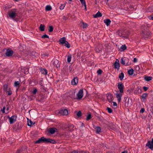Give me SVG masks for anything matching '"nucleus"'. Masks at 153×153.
<instances>
[{
  "mask_svg": "<svg viewBox=\"0 0 153 153\" xmlns=\"http://www.w3.org/2000/svg\"><path fill=\"white\" fill-rule=\"evenodd\" d=\"M122 153H128V152L127 151H124L122 152Z\"/></svg>",
  "mask_w": 153,
  "mask_h": 153,
  "instance_id": "e2e57ef3",
  "label": "nucleus"
},
{
  "mask_svg": "<svg viewBox=\"0 0 153 153\" xmlns=\"http://www.w3.org/2000/svg\"><path fill=\"white\" fill-rule=\"evenodd\" d=\"M149 19L153 20V15H151L148 16Z\"/></svg>",
  "mask_w": 153,
  "mask_h": 153,
  "instance_id": "37998d69",
  "label": "nucleus"
},
{
  "mask_svg": "<svg viewBox=\"0 0 153 153\" xmlns=\"http://www.w3.org/2000/svg\"><path fill=\"white\" fill-rule=\"evenodd\" d=\"M114 67L116 69H119L120 68V64L119 61L118 59H117L114 64Z\"/></svg>",
  "mask_w": 153,
  "mask_h": 153,
  "instance_id": "f3484780",
  "label": "nucleus"
},
{
  "mask_svg": "<svg viewBox=\"0 0 153 153\" xmlns=\"http://www.w3.org/2000/svg\"><path fill=\"white\" fill-rule=\"evenodd\" d=\"M82 4L85 7V10H86V3H85Z\"/></svg>",
  "mask_w": 153,
  "mask_h": 153,
  "instance_id": "864d4df0",
  "label": "nucleus"
},
{
  "mask_svg": "<svg viewBox=\"0 0 153 153\" xmlns=\"http://www.w3.org/2000/svg\"><path fill=\"white\" fill-rule=\"evenodd\" d=\"M99 47H97L95 48V51L97 52H99L102 50V47L100 45H99Z\"/></svg>",
  "mask_w": 153,
  "mask_h": 153,
  "instance_id": "a878e982",
  "label": "nucleus"
},
{
  "mask_svg": "<svg viewBox=\"0 0 153 153\" xmlns=\"http://www.w3.org/2000/svg\"><path fill=\"white\" fill-rule=\"evenodd\" d=\"M124 77V74L123 73H121L119 74V78L120 80H122L123 79Z\"/></svg>",
  "mask_w": 153,
  "mask_h": 153,
  "instance_id": "4be33fe9",
  "label": "nucleus"
},
{
  "mask_svg": "<svg viewBox=\"0 0 153 153\" xmlns=\"http://www.w3.org/2000/svg\"><path fill=\"white\" fill-rule=\"evenodd\" d=\"M52 9L51 7L49 5H47L45 8V10L46 11H48L51 10Z\"/></svg>",
  "mask_w": 153,
  "mask_h": 153,
  "instance_id": "5701e85b",
  "label": "nucleus"
},
{
  "mask_svg": "<svg viewBox=\"0 0 153 153\" xmlns=\"http://www.w3.org/2000/svg\"><path fill=\"white\" fill-rule=\"evenodd\" d=\"M95 129L97 133H99L101 131V128L99 127H97L95 128Z\"/></svg>",
  "mask_w": 153,
  "mask_h": 153,
  "instance_id": "2f4dec72",
  "label": "nucleus"
},
{
  "mask_svg": "<svg viewBox=\"0 0 153 153\" xmlns=\"http://www.w3.org/2000/svg\"><path fill=\"white\" fill-rule=\"evenodd\" d=\"M17 117L16 116H13L11 117H9V120L10 124H11L15 122L16 120Z\"/></svg>",
  "mask_w": 153,
  "mask_h": 153,
  "instance_id": "1a4fd4ad",
  "label": "nucleus"
},
{
  "mask_svg": "<svg viewBox=\"0 0 153 153\" xmlns=\"http://www.w3.org/2000/svg\"><path fill=\"white\" fill-rule=\"evenodd\" d=\"M82 113L81 111H79L77 113V115L78 117H80L81 116Z\"/></svg>",
  "mask_w": 153,
  "mask_h": 153,
  "instance_id": "a19ab883",
  "label": "nucleus"
},
{
  "mask_svg": "<svg viewBox=\"0 0 153 153\" xmlns=\"http://www.w3.org/2000/svg\"><path fill=\"white\" fill-rule=\"evenodd\" d=\"M80 24L82 25V27L83 28H86L88 26V25L87 24L84 22L82 21H81L80 22Z\"/></svg>",
  "mask_w": 153,
  "mask_h": 153,
  "instance_id": "6ab92c4d",
  "label": "nucleus"
},
{
  "mask_svg": "<svg viewBox=\"0 0 153 153\" xmlns=\"http://www.w3.org/2000/svg\"><path fill=\"white\" fill-rule=\"evenodd\" d=\"M126 102L125 104L126 107H130L131 106L132 104V100L128 98H126Z\"/></svg>",
  "mask_w": 153,
  "mask_h": 153,
  "instance_id": "20e7f679",
  "label": "nucleus"
},
{
  "mask_svg": "<svg viewBox=\"0 0 153 153\" xmlns=\"http://www.w3.org/2000/svg\"><path fill=\"white\" fill-rule=\"evenodd\" d=\"M102 16V14L100 13V11H98L95 15L94 16V17L95 18H96L98 17H101Z\"/></svg>",
  "mask_w": 153,
  "mask_h": 153,
  "instance_id": "a211bd4d",
  "label": "nucleus"
},
{
  "mask_svg": "<svg viewBox=\"0 0 153 153\" xmlns=\"http://www.w3.org/2000/svg\"><path fill=\"white\" fill-rule=\"evenodd\" d=\"M102 71L100 69L98 70L97 71V73L99 74H101L102 73Z\"/></svg>",
  "mask_w": 153,
  "mask_h": 153,
  "instance_id": "49530a36",
  "label": "nucleus"
},
{
  "mask_svg": "<svg viewBox=\"0 0 153 153\" xmlns=\"http://www.w3.org/2000/svg\"><path fill=\"white\" fill-rule=\"evenodd\" d=\"M109 1L111 2V0H107V2H106V3L108 5H109V3H108Z\"/></svg>",
  "mask_w": 153,
  "mask_h": 153,
  "instance_id": "052dcab7",
  "label": "nucleus"
},
{
  "mask_svg": "<svg viewBox=\"0 0 153 153\" xmlns=\"http://www.w3.org/2000/svg\"><path fill=\"white\" fill-rule=\"evenodd\" d=\"M145 110L144 108H142L141 109L140 112L141 113H143L144 112Z\"/></svg>",
  "mask_w": 153,
  "mask_h": 153,
  "instance_id": "de8ad7c7",
  "label": "nucleus"
},
{
  "mask_svg": "<svg viewBox=\"0 0 153 153\" xmlns=\"http://www.w3.org/2000/svg\"><path fill=\"white\" fill-rule=\"evenodd\" d=\"M152 78V77L151 76H146L145 77L144 79L147 81H149L151 80Z\"/></svg>",
  "mask_w": 153,
  "mask_h": 153,
  "instance_id": "bb28decb",
  "label": "nucleus"
},
{
  "mask_svg": "<svg viewBox=\"0 0 153 153\" xmlns=\"http://www.w3.org/2000/svg\"><path fill=\"white\" fill-rule=\"evenodd\" d=\"M37 91V90L36 88H34L33 89V90L32 92L34 94H35Z\"/></svg>",
  "mask_w": 153,
  "mask_h": 153,
  "instance_id": "f704fd0d",
  "label": "nucleus"
},
{
  "mask_svg": "<svg viewBox=\"0 0 153 153\" xmlns=\"http://www.w3.org/2000/svg\"><path fill=\"white\" fill-rule=\"evenodd\" d=\"M107 109L108 110V112L110 113H111L112 112V110L110 108L108 107L107 108Z\"/></svg>",
  "mask_w": 153,
  "mask_h": 153,
  "instance_id": "ea45409f",
  "label": "nucleus"
},
{
  "mask_svg": "<svg viewBox=\"0 0 153 153\" xmlns=\"http://www.w3.org/2000/svg\"><path fill=\"white\" fill-rule=\"evenodd\" d=\"M53 28L52 26H50L49 27L48 31L49 32H51L53 31Z\"/></svg>",
  "mask_w": 153,
  "mask_h": 153,
  "instance_id": "58836bf2",
  "label": "nucleus"
},
{
  "mask_svg": "<svg viewBox=\"0 0 153 153\" xmlns=\"http://www.w3.org/2000/svg\"><path fill=\"white\" fill-rule=\"evenodd\" d=\"M143 89L144 91H146L148 90V88L144 86L143 87Z\"/></svg>",
  "mask_w": 153,
  "mask_h": 153,
  "instance_id": "3c124183",
  "label": "nucleus"
},
{
  "mask_svg": "<svg viewBox=\"0 0 153 153\" xmlns=\"http://www.w3.org/2000/svg\"><path fill=\"white\" fill-rule=\"evenodd\" d=\"M83 89H80L78 91L76 95L77 97V99H80L83 97Z\"/></svg>",
  "mask_w": 153,
  "mask_h": 153,
  "instance_id": "423d86ee",
  "label": "nucleus"
},
{
  "mask_svg": "<svg viewBox=\"0 0 153 153\" xmlns=\"http://www.w3.org/2000/svg\"><path fill=\"white\" fill-rule=\"evenodd\" d=\"M113 104V105L114 106H117V104L116 102H112Z\"/></svg>",
  "mask_w": 153,
  "mask_h": 153,
  "instance_id": "8fccbe9b",
  "label": "nucleus"
},
{
  "mask_svg": "<svg viewBox=\"0 0 153 153\" xmlns=\"http://www.w3.org/2000/svg\"><path fill=\"white\" fill-rule=\"evenodd\" d=\"M104 23L107 26L109 25L111 23V21L109 19H105L104 20Z\"/></svg>",
  "mask_w": 153,
  "mask_h": 153,
  "instance_id": "412c9836",
  "label": "nucleus"
},
{
  "mask_svg": "<svg viewBox=\"0 0 153 153\" xmlns=\"http://www.w3.org/2000/svg\"><path fill=\"white\" fill-rule=\"evenodd\" d=\"M147 96V95L146 94H144L142 95L141 97L143 99H145L146 97Z\"/></svg>",
  "mask_w": 153,
  "mask_h": 153,
  "instance_id": "4c0bfd02",
  "label": "nucleus"
},
{
  "mask_svg": "<svg viewBox=\"0 0 153 153\" xmlns=\"http://www.w3.org/2000/svg\"><path fill=\"white\" fill-rule=\"evenodd\" d=\"M42 56L43 57H45V56L47 57L48 56V55L47 54L45 53V54H42Z\"/></svg>",
  "mask_w": 153,
  "mask_h": 153,
  "instance_id": "603ef678",
  "label": "nucleus"
},
{
  "mask_svg": "<svg viewBox=\"0 0 153 153\" xmlns=\"http://www.w3.org/2000/svg\"><path fill=\"white\" fill-rule=\"evenodd\" d=\"M79 153H89L88 152L82 151L79 152Z\"/></svg>",
  "mask_w": 153,
  "mask_h": 153,
  "instance_id": "6e6d98bb",
  "label": "nucleus"
},
{
  "mask_svg": "<svg viewBox=\"0 0 153 153\" xmlns=\"http://www.w3.org/2000/svg\"><path fill=\"white\" fill-rule=\"evenodd\" d=\"M121 49L123 50H125L126 49V47L125 45H122L121 46Z\"/></svg>",
  "mask_w": 153,
  "mask_h": 153,
  "instance_id": "c9c22d12",
  "label": "nucleus"
},
{
  "mask_svg": "<svg viewBox=\"0 0 153 153\" xmlns=\"http://www.w3.org/2000/svg\"><path fill=\"white\" fill-rule=\"evenodd\" d=\"M81 2L82 4H83L85 3V0H79Z\"/></svg>",
  "mask_w": 153,
  "mask_h": 153,
  "instance_id": "09e8293b",
  "label": "nucleus"
},
{
  "mask_svg": "<svg viewBox=\"0 0 153 153\" xmlns=\"http://www.w3.org/2000/svg\"><path fill=\"white\" fill-rule=\"evenodd\" d=\"M6 91L7 93L9 95H10L12 94V91L10 88H9Z\"/></svg>",
  "mask_w": 153,
  "mask_h": 153,
  "instance_id": "72a5a7b5",
  "label": "nucleus"
},
{
  "mask_svg": "<svg viewBox=\"0 0 153 153\" xmlns=\"http://www.w3.org/2000/svg\"><path fill=\"white\" fill-rule=\"evenodd\" d=\"M21 152V150L20 149H19L16 151V153H20Z\"/></svg>",
  "mask_w": 153,
  "mask_h": 153,
  "instance_id": "5fc2aeb1",
  "label": "nucleus"
},
{
  "mask_svg": "<svg viewBox=\"0 0 153 153\" xmlns=\"http://www.w3.org/2000/svg\"><path fill=\"white\" fill-rule=\"evenodd\" d=\"M59 113L63 115H66L68 114V112L67 109H62L59 111Z\"/></svg>",
  "mask_w": 153,
  "mask_h": 153,
  "instance_id": "ddd939ff",
  "label": "nucleus"
},
{
  "mask_svg": "<svg viewBox=\"0 0 153 153\" xmlns=\"http://www.w3.org/2000/svg\"><path fill=\"white\" fill-rule=\"evenodd\" d=\"M42 142L50 143L53 144H54L56 143V141L53 139H51L49 138H46L44 137H42L41 138L39 139L38 140L35 142V143H39Z\"/></svg>",
  "mask_w": 153,
  "mask_h": 153,
  "instance_id": "f257e3e1",
  "label": "nucleus"
},
{
  "mask_svg": "<svg viewBox=\"0 0 153 153\" xmlns=\"http://www.w3.org/2000/svg\"><path fill=\"white\" fill-rule=\"evenodd\" d=\"M128 62V61H126V62Z\"/></svg>",
  "mask_w": 153,
  "mask_h": 153,
  "instance_id": "69168bd1",
  "label": "nucleus"
},
{
  "mask_svg": "<svg viewBox=\"0 0 153 153\" xmlns=\"http://www.w3.org/2000/svg\"><path fill=\"white\" fill-rule=\"evenodd\" d=\"M128 74L129 75H131L133 74L134 73V70L133 69H131L128 71Z\"/></svg>",
  "mask_w": 153,
  "mask_h": 153,
  "instance_id": "c85d7f7f",
  "label": "nucleus"
},
{
  "mask_svg": "<svg viewBox=\"0 0 153 153\" xmlns=\"http://www.w3.org/2000/svg\"><path fill=\"white\" fill-rule=\"evenodd\" d=\"M122 93H117L115 94V95L117 98L118 102H120L121 100V97L122 95Z\"/></svg>",
  "mask_w": 153,
  "mask_h": 153,
  "instance_id": "f8f14e48",
  "label": "nucleus"
},
{
  "mask_svg": "<svg viewBox=\"0 0 153 153\" xmlns=\"http://www.w3.org/2000/svg\"><path fill=\"white\" fill-rule=\"evenodd\" d=\"M78 82V79L77 77H75L72 79L71 82V84L73 85H76Z\"/></svg>",
  "mask_w": 153,
  "mask_h": 153,
  "instance_id": "9d476101",
  "label": "nucleus"
},
{
  "mask_svg": "<svg viewBox=\"0 0 153 153\" xmlns=\"http://www.w3.org/2000/svg\"><path fill=\"white\" fill-rule=\"evenodd\" d=\"M17 13V10L16 9H11L8 13V15L10 17L14 19Z\"/></svg>",
  "mask_w": 153,
  "mask_h": 153,
  "instance_id": "7ed1b4c3",
  "label": "nucleus"
},
{
  "mask_svg": "<svg viewBox=\"0 0 153 153\" xmlns=\"http://www.w3.org/2000/svg\"><path fill=\"white\" fill-rule=\"evenodd\" d=\"M133 61H134V62H136L137 61V59L136 58H134V59Z\"/></svg>",
  "mask_w": 153,
  "mask_h": 153,
  "instance_id": "13d9d810",
  "label": "nucleus"
},
{
  "mask_svg": "<svg viewBox=\"0 0 153 153\" xmlns=\"http://www.w3.org/2000/svg\"><path fill=\"white\" fill-rule=\"evenodd\" d=\"M27 125L29 126H31L32 125L34 124V123L32 122L30 120H29L27 119Z\"/></svg>",
  "mask_w": 153,
  "mask_h": 153,
  "instance_id": "393cba45",
  "label": "nucleus"
},
{
  "mask_svg": "<svg viewBox=\"0 0 153 153\" xmlns=\"http://www.w3.org/2000/svg\"><path fill=\"white\" fill-rule=\"evenodd\" d=\"M63 19L64 20H66L67 19V18L65 16H63Z\"/></svg>",
  "mask_w": 153,
  "mask_h": 153,
  "instance_id": "680f3d73",
  "label": "nucleus"
},
{
  "mask_svg": "<svg viewBox=\"0 0 153 153\" xmlns=\"http://www.w3.org/2000/svg\"><path fill=\"white\" fill-rule=\"evenodd\" d=\"M42 38H49V36L47 35L46 34H45V35H43L42 36Z\"/></svg>",
  "mask_w": 153,
  "mask_h": 153,
  "instance_id": "c03bdc74",
  "label": "nucleus"
},
{
  "mask_svg": "<svg viewBox=\"0 0 153 153\" xmlns=\"http://www.w3.org/2000/svg\"><path fill=\"white\" fill-rule=\"evenodd\" d=\"M57 131V129L55 128H50L48 130V132L51 134H53Z\"/></svg>",
  "mask_w": 153,
  "mask_h": 153,
  "instance_id": "dca6fc26",
  "label": "nucleus"
},
{
  "mask_svg": "<svg viewBox=\"0 0 153 153\" xmlns=\"http://www.w3.org/2000/svg\"><path fill=\"white\" fill-rule=\"evenodd\" d=\"M53 64L54 66L57 68H59L60 67V64L59 63V61L57 59L54 60Z\"/></svg>",
  "mask_w": 153,
  "mask_h": 153,
  "instance_id": "9b49d317",
  "label": "nucleus"
},
{
  "mask_svg": "<svg viewBox=\"0 0 153 153\" xmlns=\"http://www.w3.org/2000/svg\"><path fill=\"white\" fill-rule=\"evenodd\" d=\"M13 51L8 49L7 51L6 54L7 56H10L13 55Z\"/></svg>",
  "mask_w": 153,
  "mask_h": 153,
  "instance_id": "2eb2a0df",
  "label": "nucleus"
},
{
  "mask_svg": "<svg viewBox=\"0 0 153 153\" xmlns=\"http://www.w3.org/2000/svg\"><path fill=\"white\" fill-rule=\"evenodd\" d=\"M71 153H79V152L78 153L76 151L74 150V151H72Z\"/></svg>",
  "mask_w": 153,
  "mask_h": 153,
  "instance_id": "bf43d9fd",
  "label": "nucleus"
},
{
  "mask_svg": "<svg viewBox=\"0 0 153 153\" xmlns=\"http://www.w3.org/2000/svg\"><path fill=\"white\" fill-rule=\"evenodd\" d=\"M151 112L152 113V114H153V109H152V111H151Z\"/></svg>",
  "mask_w": 153,
  "mask_h": 153,
  "instance_id": "0e129e2a",
  "label": "nucleus"
},
{
  "mask_svg": "<svg viewBox=\"0 0 153 153\" xmlns=\"http://www.w3.org/2000/svg\"><path fill=\"white\" fill-rule=\"evenodd\" d=\"M107 100L109 102H111L113 100V96L111 94H107Z\"/></svg>",
  "mask_w": 153,
  "mask_h": 153,
  "instance_id": "4468645a",
  "label": "nucleus"
},
{
  "mask_svg": "<svg viewBox=\"0 0 153 153\" xmlns=\"http://www.w3.org/2000/svg\"><path fill=\"white\" fill-rule=\"evenodd\" d=\"M41 72L42 74L46 75L47 74V72L46 70L45 69H43L41 70Z\"/></svg>",
  "mask_w": 153,
  "mask_h": 153,
  "instance_id": "cd10ccee",
  "label": "nucleus"
},
{
  "mask_svg": "<svg viewBox=\"0 0 153 153\" xmlns=\"http://www.w3.org/2000/svg\"><path fill=\"white\" fill-rule=\"evenodd\" d=\"M91 113H89L87 116L86 120H88L91 118Z\"/></svg>",
  "mask_w": 153,
  "mask_h": 153,
  "instance_id": "473e14b6",
  "label": "nucleus"
},
{
  "mask_svg": "<svg viewBox=\"0 0 153 153\" xmlns=\"http://www.w3.org/2000/svg\"><path fill=\"white\" fill-rule=\"evenodd\" d=\"M128 60L127 58H122L121 60V63L123 65H129L131 64L130 62H126V61H128Z\"/></svg>",
  "mask_w": 153,
  "mask_h": 153,
  "instance_id": "39448f33",
  "label": "nucleus"
},
{
  "mask_svg": "<svg viewBox=\"0 0 153 153\" xmlns=\"http://www.w3.org/2000/svg\"><path fill=\"white\" fill-rule=\"evenodd\" d=\"M65 6V5L64 4H61L59 7V8L61 10H62L64 9V7Z\"/></svg>",
  "mask_w": 153,
  "mask_h": 153,
  "instance_id": "e433bc0d",
  "label": "nucleus"
},
{
  "mask_svg": "<svg viewBox=\"0 0 153 153\" xmlns=\"http://www.w3.org/2000/svg\"><path fill=\"white\" fill-rule=\"evenodd\" d=\"M59 44L63 45L66 47L67 48H69L70 45L68 42L66 40V38L63 37L60 38L59 40Z\"/></svg>",
  "mask_w": 153,
  "mask_h": 153,
  "instance_id": "f03ea898",
  "label": "nucleus"
},
{
  "mask_svg": "<svg viewBox=\"0 0 153 153\" xmlns=\"http://www.w3.org/2000/svg\"><path fill=\"white\" fill-rule=\"evenodd\" d=\"M93 152V153H94Z\"/></svg>",
  "mask_w": 153,
  "mask_h": 153,
  "instance_id": "338daca9",
  "label": "nucleus"
},
{
  "mask_svg": "<svg viewBox=\"0 0 153 153\" xmlns=\"http://www.w3.org/2000/svg\"><path fill=\"white\" fill-rule=\"evenodd\" d=\"M7 85H4V91H6L7 90H8V89H7Z\"/></svg>",
  "mask_w": 153,
  "mask_h": 153,
  "instance_id": "79ce46f5",
  "label": "nucleus"
},
{
  "mask_svg": "<svg viewBox=\"0 0 153 153\" xmlns=\"http://www.w3.org/2000/svg\"><path fill=\"white\" fill-rule=\"evenodd\" d=\"M39 29L41 31H44L45 30V26L44 25L41 24L40 25Z\"/></svg>",
  "mask_w": 153,
  "mask_h": 153,
  "instance_id": "c756f323",
  "label": "nucleus"
},
{
  "mask_svg": "<svg viewBox=\"0 0 153 153\" xmlns=\"http://www.w3.org/2000/svg\"><path fill=\"white\" fill-rule=\"evenodd\" d=\"M136 70L137 71H139L140 70V67L138 66H136L135 67Z\"/></svg>",
  "mask_w": 153,
  "mask_h": 153,
  "instance_id": "a18cd8bd",
  "label": "nucleus"
},
{
  "mask_svg": "<svg viewBox=\"0 0 153 153\" xmlns=\"http://www.w3.org/2000/svg\"><path fill=\"white\" fill-rule=\"evenodd\" d=\"M138 90V92H141V89H140V87H138V88H137Z\"/></svg>",
  "mask_w": 153,
  "mask_h": 153,
  "instance_id": "4d7b16f0",
  "label": "nucleus"
},
{
  "mask_svg": "<svg viewBox=\"0 0 153 153\" xmlns=\"http://www.w3.org/2000/svg\"><path fill=\"white\" fill-rule=\"evenodd\" d=\"M118 88L119 90V91L121 93H123V89L124 86L121 83H119L117 85Z\"/></svg>",
  "mask_w": 153,
  "mask_h": 153,
  "instance_id": "6e6552de",
  "label": "nucleus"
},
{
  "mask_svg": "<svg viewBox=\"0 0 153 153\" xmlns=\"http://www.w3.org/2000/svg\"><path fill=\"white\" fill-rule=\"evenodd\" d=\"M20 82L18 81H15L14 83V86L16 87H20L19 86Z\"/></svg>",
  "mask_w": 153,
  "mask_h": 153,
  "instance_id": "b1692460",
  "label": "nucleus"
},
{
  "mask_svg": "<svg viewBox=\"0 0 153 153\" xmlns=\"http://www.w3.org/2000/svg\"><path fill=\"white\" fill-rule=\"evenodd\" d=\"M5 106H4L3 107V109L1 110V111L3 113H5V114H7L9 112L8 111V108H7L6 111H5Z\"/></svg>",
  "mask_w": 153,
  "mask_h": 153,
  "instance_id": "aec40b11",
  "label": "nucleus"
},
{
  "mask_svg": "<svg viewBox=\"0 0 153 153\" xmlns=\"http://www.w3.org/2000/svg\"><path fill=\"white\" fill-rule=\"evenodd\" d=\"M71 55H69L67 56V62L69 63L71 60Z\"/></svg>",
  "mask_w": 153,
  "mask_h": 153,
  "instance_id": "7c9ffc66",
  "label": "nucleus"
},
{
  "mask_svg": "<svg viewBox=\"0 0 153 153\" xmlns=\"http://www.w3.org/2000/svg\"><path fill=\"white\" fill-rule=\"evenodd\" d=\"M146 146L151 150H153V138L152 141H148L146 144Z\"/></svg>",
  "mask_w": 153,
  "mask_h": 153,
  "instance_id": "0eeeda50",
  "label": "nucleus"
}]
</instances>
